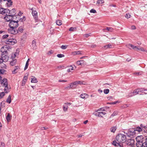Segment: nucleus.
<instances>
[{
    "instance_id": "a18cd8bd",
    "label": "nucleus",
    "mask_w": 147,
    "mask_h": 147,
    "mask_svg": "<svg viewBox=\"0 0 147 147\" xmlns=\"http://www.w3.org/2000/svg\"><path fill=\"white\" fill-rule=\"evenodd\" d=\"M57 56L59 58H61L62 57H64L65 56V55L63 54H59L57 55Z\"/></svg>"
},
{
    "instance_id": "0eeeda50",
    "label": "nucleus",
    "mask_w": 147,
    "mask_h": 147,
    "mask_svg": "<svg viewBox=\"0 0 147 147\" xmlns=\"http://www.w3.org/2000/svg\"><path fill=\"white\" fill-rule=\"evenodd\" d=\"M0 82L2 87L5 86V85H7L8 83L7 80L6 78H4L2 79V78L0 76Z\"/></svg>"
},
{
    "instance_id": "c85d7f7f",
    "label": "nucleus",
    "mask_w": 147,
    "mask_h": 147,
    "mask_svg": "<svg viewBox=\"0 0 147 147\" xmlns=\"http://www.w3.org/2000/svg\"><path fill=\"white\" fill-rule=\"evenodd\" d=\"M139 93V92L138 89L134 90L133 92H132V93L134 94V95L137 94Z\"/></svg>"
},
{
    "instance_id": "f3484780",
    "label": "nucleus",
    "mask_w": 147,
    "mask_h": 147,
    "mask_svg": "<svg viewBox=\"0 0 147 147\" xmlns=\"http://www.w3.org/2000/svg\"><path fill=\"white\" fill-rule=\"evenodd\" d=\"M11 16L10 15H7L4 17V19L7 22H10L11 20Z\"/></svg>"
},
{
    "instance_id": "e2e57ef3",
    "label": "nucleus",
    "mask_w": 147,
    "mask_h": 147,
    "mask_svg": "<svg viewBox=\"0 0 147 147\" xmlns=\"http://www.w3.org/2000/svg\"><path fill=\"white\" fill-rule=\"evenodd\" d=\"M48 129V127H42L41 128V129L42 130H44L45 129Z\"/></svg>"
},
{
    "instance_id": "680f3d73",
    "label": "nucleus",
    "mask_w": 147,
    "mask_h": 147,
    "mask_svg": "<svg viewBox=\"0 0 147 147\" xmlns=\"http://www.w3.org/2000/svg\"><path fill=\"white\" fill-rule=\"evenodd\" d=\"M118 102H119L118 101H115V102H112L110 103V104H111V105H114V104H115L117 103H118Z\"/></svg>"
},
{
    "instance_id": "c03bdc74",
    "label": "nucleus",
    "mask_w": 147,
    "mask_h": 147,
    "mask_svg": "<svg viewBox=\"0 0 147 147\" xmlns=\"http://www.w3.org/2000/svg\"><path fill=\"white\" fill-rule=\"evenodd\" d=\"M32 49L34 50H35L36 48V44H32Z\"/></svg>"
},
{
    "instance_id": "423d86ee",
    "label": "nucleus",
    "mask_w": 147,
    "mask_h": 147,
    "mask_svg": "<svg viewBox=\"0 0 147 147\" xmlns=\"http://www.w3.org/2000/svg\"><path fill=\"white\" fill-rule=\"evenodd\" d=\"M125 133L126 134L127 136L129 137H134L136 134L135 129L134 128H130L128 130L127 132L126 133L125 132Z\"/></svg>"
},
{
    "instance_id": "bb28decb",
    "label": "nucleus",
    "mask_w": 147,
    "mask_h": 147,
    "mask_svg": "<svg viewBox=\"0 0 147 147\" xmlns=\"http://www.w3.org/2000/svg\"><path fill=\"white\" fill-rule=\"evenodd\" d=\"M127 46H128V47H131L133 49H138V48L136 46H134V45H133L131 44H129L127 45Z\"/></svg>"
},
{
    "instance_id": "052dcab7",
    "label": "nucleus",
    "mask_w": 147,
    "mask_h": 147,
    "mask_svg": "<svg viewBox=\"0 0 147 147\" xmlns=\"http://www.w3.org/2000/svg\"><path fill=\"white\" fill-rule=\"evenodd\" d=\"M25 17L24 16L22 18H21L19 20H21V21L23 22L24 21H25Z\"/></svg>"
},
{
    "instance_id": "a211bd4d",
    "label": "nucleus",
    "mask_w": 147,
    "mask_h": 147,
    "mask_svg": "<svg viewBox=\"0 0 147 147\" xmlns=\"http://www.w3.org/2000/svg\"><path fill=\"white\" fill-rule=\"evenodd\" d=\"M144 142L143 143V146L147 147V137H145L144 139Z\"/></svg>"
},
{
    "instance_id": "9b49d317",
    "label": "nucleus",
    "mask_w": 147,
    "mask_h": 147,
    "mask_svg": "<svg viewBox=\"0 0 147 147\" xmlns=\"http://www.w3.org/2000/svg\"><path fill=\"white\" fill-rule=\"evenodd\" d=\"M106 114V113L105 112H98L96 113L95 115L98 117H103V116L105 115Z\"/></svg>"
},
{
    "instance_id": "79ce46f5",
    "label": "nucleus",
    "mask_w": 147,
    "mask_h": 147,
    "mask_svg": "<svg viewBox=\"0 0 147 147\" xmlns=\"http://www.w3.org/2000/svg\"><path fill=\"white\" fill-rule=\"evenodd\" d=\"M117 112L116 111H115L113 113L111 114V117H113L116 115H117Z\"/></svg>"
},
{
    "instance_id": "2f4dec72",
    "label": "nucleus",
    "mask_w": 147,
    "mask_h": 147,
    "mask_svg": "<svg viewBox=\"0 0 147 147\" xmlns=\"http://www.w3.org/2000/svg\"><path fill=\"white\" fill-rule=\"evenodd\" d=\"M5 93L2 92L0 93V99L2 98L5 95Z\"/></svg>"
},
{
    "instance_id": "49530a36",
    "label": "nucleus",
    "mask_w": 147,
    "mask_h": 147,
    "mask_svg": "<svg viewBox=\"0 0 147 147\" xmlns=\"http://www.w3.org/2000/svg\"><path fill=\"white\" fill-rule=\"evenodd\" d=\"M68 107L67 105H65L63 106V110L64 111H66L67 110Z\"/></svg>"
},
{
    "instance_id": "39448f33",
    "label": "nucleus",
    "mask_w": 147,
    "mask_h": 147,
    "mask_svg": "<svg viewBox=\"0 0 147 147\" xmlns=\"http://www.w3.org/2000/svg\"><path fill=\"white\" fill-rule=\"evenodd\" d=\"M18 22L19 21L18 20L14 21L11 20L9 23V26L11 28L13 29L18 26L19 25Z\"/></svg>"
},
{
    "instance_id": "a878e982",
    "label": "nucleus",
    "mask_w": 147,
    "mask_h": 147,
    "mask_svg": "<svg viewBox=\"0 0 147 147\" xmlns=\"http://www.w3.org/2000/svg\"><path fill=\"white\" fill-rule=\"evenodd\" d=\"M134 129H135V131H137L138 132H141L142 131V129L140 127H138L136 128H134Z\"/></svg>"
},
{
    "instance_id": "393cba45",
    "label": "nucleus",
    "mask_w": 147,
    "mask_h": 147,
    "mask_svg": "<svg viewBox=\"0 0 147 147\" xmlns=\"http://www.w3.org/2000/svg\"><path fill=\"white\" fill-rule=\"evenodd\" d=\"M31 79V82L32 83H36L38 82L37 79L34 77H33Z\"/></svg>"
},
{
    "instance_id": "aec40b11",
    "label": "nucleus",
    "mask_w": 147,
    "mask_h": 147,
    "mask_svg": "<svg viewBox=\"0 0 147 147\" xmlns=\"http://www.w3.org/2000/svg\"><path fill=\"white\" fill-rule=\"evenodd\" d=\"M28 78L27 76H24L22 81V85L25 84Z\"/></svg>"
},
{
    "instance_id": "4c0bfd02",
    "label": "nucleus",
    "mask_w": 147,
    "mask_h": 147,
    "mask_svg": "<svg viewBox=\"0 0 147 147\" xmlns=\"http://www.w3.org/2000/svg\"><path fill=\"white\" fill-rule=\"evenodd\" d=\"M109 90L108 89H105L103 91L104 93L106 94H108L109 93Z\"/></svg>"
},
{
    "instance_id": "f704fd0d",
    "label": "nucleus",
    "mask_w": 147,
    "mask_h": 147,
    "mask_svg": "<svg viewBox=\"0 0 147 147\" xmlns=\"http://www.w3.org/2000/svg\"><path fill=\"white\" fill-rule=\"evenodd\" d=\"M137 49L139 51H142L146 52L147 51L146 50L144 49L143 48H142L141 47H140V48H138V49Z\"/></svg>"
},
{
    "instance_id": "8fccbe9b",
    "label": "nucleus",
    "mask_w": 147,
    "mask_h": 147,
    "mask_svg": "<svg viewBox=\"0 0 147 147\" xmlns=\"http://www.w3.org/2000/svg\"><path fill=\"white\" fill-rule=\"evenodd\" d=\"M23 29L22 27H20L18 28V30L21 32H23Z\"/></svg>"
},
{
    "instance_id": "0e129e2a",
    "label": "nucleus",
    "mask_w": 147,
    "mask_h": 147,
    "mask_svg": "<svg viewBox=\"0 0 147 147\" xmlns=\"http://www.w3.org/2000/svg\"><path fill=\"white\" fill-rule=\"evenodd\" d=\"M73 82V84H74V85L76 86V85H78L77 81H75L74 82Z\"/></svg>"
},
{
    "instance_id": "774afa93",
    "label": "nucleus",
    "mask_w": 147,
    "mask_h": 147,
    "mask_svg": "<svg viewBox=\"0 0 147 147\" xmlns=\"http://www.w3.org/2000/svg\"><path fill=\"white\" fill-rule=\"evenodd\" d=\"M98 111H105V109L102 108H100V109H98Z\"/></svg>"
},
{
    "instance_id": "412c9836",
    "label": "nucleus",
    "mask_w": 147,
    "mask_h": 147,
    "mask_svg": "<svg viewBox=\"0 0 147 147\" xmlns=\"http://www.w3.org/2000/svg\"><path fill=\"white\" fill-rule=\"evenodd\" d=\"M113 28L111 27H107L106 28H105L103 30L105 31V30H107L108 31H109L110 32H112L113 30Z\"/></svg>"
},
{
    "instance_id": "4be33fe9",
    "label": "nucleus",
    "mask_w": 147,
    "mask_h": 147,
    "mask_svg": "<svg viewBox=\"0 0 147 147\" xmlns=\"http://www.w3.org/2000/svg\"><path fill=\"white\" fill-rule=\"evenodd\" d=\"M7 1V3L6 4L8 7H10L12 5V1L11 0H8Z\"/></svg>"
},
{
    "instance_id": "473e14b6",
    "label": "nucleus",
    "mask_w": 147,
    "mask_h": 147,
    "mask_svg": "<svg viewBox=\"0 0 147 147\" xmlns=\"http://www.w3.org/2000/svg\"><path fill=\"white\" fill-rule=\"evenodd\" d=\"M87 96V94L86 93L82 94L80 95L81 97L83 98H85Z\"/></svg>"
},
{
    "instance_id": "5fc2aeb1",
    "label": "nucleus",
    "mask_w": 147,
    "mask_h": 147,
    "mask_svg": "<svg viewBox=\"0 0 147 147\" xmlns=\"http://www.w3.org/2000/svg\"><path fill=\"white\" fill-rule=\"evenodd\" d=\"M112 46L111 45H105L104 46V47L106 48H111Z\"/></svg>"
},
{
    "instance_id": "ddd939ff",
    "label": "nucleus",
    "mask_w": 147,
    "mask_h": 147,
    "mask_svg": "<svg viewBox=\"0 0 147 147\" xmlns=\"http://www.w3.org/2000/svg\"><path fill=\"white\" fill-rule=\"evenodd\" d=\"M77 64L78 65H81L82 66L83 65H84L86 64L85 61L83 60H81L78 61L77 62Z\"/></svg>"
},
{
    "instance_id": "2eb2a0df",
    "label": "nucleus",
    "mask_w": 147,
    "mask_h": 147,
    "mask_svg": "<svg viewBox=\"0 0 147 147\" xmlns=\"http://www.w3.org/2000/svg\"><path fill=\"white\" fill-rule=\"evenodd\" d=\"M83 52L80 51H75L72 52V54L73 55H77L83 54Z\"/></svg>"
},
{
    "instance_id": "9d476101",
    "label": "nucleus",
    "mask_w": 147,
    "mask_h": 147,
    "mask_svg": "<svg viewBox=\"0 0 147 147\" xmlns=\"http://www.w3.org/2000/svg\"><path fill=\"white\" fill-rule=\"evenodd\" d=\"M3 87L4 88V91L5 93H8L9 92V90L11 88L10 86L8 84L5 85V86H3Z\"/></svg>"
},
{
    "instance_id": "37998d69",
    "label": "nucleus",
    "mask_w": 147,
    "mask_h": 147,
    "mask_svg": "<svg viewBox=\"0 0 147 147\" xmlns=\"http://www.w3.org/2000/svg\"><path fill=\"white\" fill-rule=\"evenodd\" d=\"M54 53V51L53 50H50L49 51H48L47 53V54L48 55H50L51 54H52Z\"/></svg>"
},
{
    "instance_id": "a19ab883",
    "label": "nucleus",
    "mask_w": 147,
    "mask_h": 147,
    "mask_svg": "<svg viewBox=\"0 0 147 147\" xmlns=\"http://www.w3.org/2000/svg\"><path fill=\"white\" fill-rule=\"evenodd\" d=\"M133 94L132 92H131L130 93H129V94L127 96V98H129L130 97H132L134 95V94Z\"/></svg>"
},
{
    "instance_id": "b1692460",
    "label": "nucleus",
    "mask_w": 147,
    "mask_h": 147,
    "mask_svg": "<svg viewBox=\"0 0 147 147\" xmlns=\"http://www.w3.org/2000/svg\"><path fill=\"white\" fill-rule=\"evenodd\" d=\"M117 129V127L115 126H113L111 127L110 129V131L111 132L114 133L116 129Z\"/></svg>"
},
{
    "instance_id": "e433bc0d",
    "label": "nucleus",
    "mask_w": 147,
    "mask_h": 147,
    "mask_svg": "<svg viewBox=\"0 0 147 147\" xmlns=\"http://www.w3.org/2000/svg\"><path fill=\"white\" fill-rule=\"evenodd\" d=\"M139 93V92H143V91L145 90V89L143 88H138Z\"/></svg>"
},
{
    "instance_id": "6e6552de",
    "label": "nucleus",
    "mask_w": 147,
    "mask_h": 147,
    "mask_svg": "<svg viewBox=\"0 0 147 147\" xmlns=\"http://www.w3.org/2000/svg\"><path fill=\"white\" fill-rule=\"evenodd\" d=\"M9 11V9L0 7V14L7 15Z\"/></svg>"
},
{
    "instance_id": "5701e85b",
    "label": "nucleus",
    "mask_w": 147,
    "mask_h": 147,
    "mask_svg": "<svg viewBox=\"0 0 147 147\" xmlns=\"http://www.w3.org/2000/svg\"><path fill=\"white\" fill-rule=\"evenodd\" d=\"M6 101L7 103L9 104L11 103V96L10 95H9L8 96L6 100Z\"/></svg>"
},
{
    "instance_id": "864d4df0",
    "label": "nucleus",
    "mask_w": 147,
    "mask_h": 147,
    "mask_svg": "<svg viewBox=\"0 0 147 147\" xmlns=\"http://www.w3.org/2000/svg\"><path fill=\"white\" fill-rule=\"evenodd\" d=\"M17 17L16 16H11V20H16Z\"/></svg>"
},
{
    "instance_id": "13d9d810",
    "label": "nucleus",
    "mask_w": 147,
    "mask_h": 147,
    "mask_svg": "<svg viewBox=\"0 0 147 147\" xmlns=\"http://www.w3.org/2000/svg\"><path fill=\"white\" fill-rule=\"evenodd\" d=\"M75 29V28L73 27H70L69 29V30L70 31H73Z\"/></svg>"
},
{
    "instance_id": "cd10ccee",
    "label": "nucleus",
    "mask_w": 147,
    "mask_h": 147,
    "mask_svg": "<svg viewBox=\"0 0 147 147\" xmlns=\"http://www.w3.org/2000/svg\"><path fill=\"white\" fill-rule=\"evenodd\" d=\"M19 55L18 53V52L15 53L14 54H12L11 55V58L13 59L16 57L17 56H18Z\"/></svg>"
},
{
    "instance_id": "6ab92c4d",
    "label": "nucleus",
    "mask_w": 147,
    "mask_h": 147,
    "mask_svg": "<svg viewBox=\"0 0 147 147\" xmlns=\"http://www.w3.org/2000/svg\"><path fill=\"white\" fill-rule=\"evenodd\" d=\"M11 118V116L9 113H8L6 117V119L7 122H9Z\"/></svg>"
},
{
    "instance_id": "dca6fc26",
    "label": "nucleus",
    "mask_w": 147,
    "mask_h": 147,
    "mask_svg": "<svg viewBox=\"0 0 147 147\" xmlns=\"http://www.w3.org/2000/svg\"><path fill=\"white\" fill-rule=\"evenodd\" d=\"M9 32L11 33V34H17L18 32V31L17 30H16L15 28L13 29H11V30L9 31L8 30Z\"/></svg>"
},
{
    "instance_id": "c756f323",
    "label": "nucleus",
    "mask_w": 147,
    "mask_h": 147,
    "mask_svg": "<svg viewBox=\"0 0 147 147\" xmlns=\"http://www.w3.org/2000/svg\"><path fill=\"white\" fill-rule=\"evenodd\" d=\"M56 23L59 26H60L62 24V21L59 20H57Z\"/></svg>"
},
{
    "instance_id": "c9c22d12",
    "label": "nucleus",
    "mask_w": 147,
    "mask_h": 147,
    "mask_svg": "<svg viewBox=\"0 0 147 147\" xmlns=\"http://www.w3.org/2000/svg\"><path fill=\"white\" fill-rule=\"evenodd\" d=\"M104 3V0H98L97 2V3L100 4H102Z\"/></svg>"
},
{
    "instance_id": "1a4fd4ad",
    "label": "nucleus",
    "mask_w": 147,
    "mask_h": 147,
    "mask_svg": "<svg viewBox=\"0 0 147 147\" xmlns=\"http://www.w3.org/2000/svg\"><path fill=\"white\" fill-rule=\"evenodd\" d=\"M135 143V141L134 139H130L128 140L127 142V144L129 146H133Z\"/></svg>"
},
{
    "instance_id": "f8f14e48",
    "label": "nucleus",
    "mask_w": 147,
    "mask_h": 147,
    "mask_svg": "<svg viewBox=\"0 0 147 147\" xmlns=\"http://www.w3.org/2000/svg\"><path fill=\"white\" fill-rule=\"evenodd\" d=\"M9 11L8 12V14H10L11 16H13L16 14V11L15 9H13L12 10H10L9 9Z\"/></svg>"
},
{
    "instance_id": "6e6d98bb",
    "label": "nucleus",
    "mask_w": 147,
    "mask_h": 147,
    "mask_svg": "<svg viewBox=\"0 0 147 147\" xmlns=\"http://www.w3.org/2000/svg\"><path fill=\"white\" fill-rule=\"evenodd\" d=\"M67 47V45H62L61 47V48L63 49H66Z\"/></svg>"
},
{
    "instance_id": "338daca9",
    "label": "nucleus",
    "mask_w": 147,
    "mask_h": 147,
    "mask_svg": "<svg viewBox=\"0 0 147 147\" xmlns=\"http://www.w3.org/2000/svg\"><path fill=\"white\" fill-rule=\"evenodd\" d=\"M136 27L134 26H131V28L132 30H134V29H136Z\"/></svg>"
},
{
    "instance_id": "7c9ffc66",
    "label": "nucleus",
    "mask_w": 147,
    "mask_h": 147,
    "mask_svg": "<svg viewBox=\"0 0 147 147\" xmlns=\"http://www.w3.org/2000/svg\"><path fill=\"white\" fill-rule=\"evenodd\" d=\"M16 59H14L10 62V64L11 66H13L16 64Z\"/></svg>"
},
{
    "instance_id": "603ef678",
    "label": "nucleus",
    "mask_w": 147,
    "mask_h": 147,
    "mask_svg": "<svg viewBox=\"0 0 147 147\" xmlns=\"http://www.w3.org/2000/svg\"><path fill=\"white\" fill-rule=\"evenodd\" d=\"M131 15L129 13H127L125 15V17L127 19H128L130 18Z\"/></svg>"
},
{
    "instance_id": "bf43d9fd",
    "label": "nucleus",
    "mask_w": 147,
    "mask_h": 147,
    "mask_svg": "<svg viewBox=\"0 0 147 147\" xmlns=\"http://www.w3.org/2000/svg\"><path fill=\"white\" fill-rule=\"evenodd\" d=\"M78 84H83V82L82 81H77Z\"/></svg>"
},
{
    "instance_id": "ea45409f",
    "label": "nucleus",
    "mask_w": 147,
    "mask_h": 147,
    "mask_svg": "<svg viewBox=\"0 0 147 147\" xmlns=\"http://www.w3.org/2000/svg\"><path fill=\"white\" fill-rule=\"evenodd\" d=\"M5 71L6 70L4 69H0V74H4Z\"/></svg>"
},
{
    "instance_id": "f03ea898",
    "label": "nucleus",
    "mask_w": 147,
    "mask_h": 147,
    "mask_svg": "<svg viewBox=\"0 0 147 147\" xmlns=\"http://www.w3.org/2000/svg\"><path fill=\"white\" fill-rule=\"evenodd\" d=\"M11 49V47L9 46L5 45L2 47L1 49V51L2 52L1 57L3 61H7L8 60V51H9Z\"/></svg>"
},
{
    "instance_id": "09e8293b",
    "label": "nucleus",
    "mask_w": 147,
    "mask_h": 147,
    "mask_svg": "<svg viewBox=\"0 0 147 147\" xmlns=\"http://www.w3.org/2000/svg\"><path fill=\"white\" fill-rule=\"evenodd\" d=\"M29 65V63H28V62H26V64L25 66V67L24 70H26L28 67Z\"/></svg>"
},
{
    "instance_id": "7ed1b4c3",
    "label": "nucleus",
    "mask_w": 147,
    "mask_h": 147,
    "mask_svg": "<svg viewBox=\"0 0 147 147\" xmlns=\"http://www.w3.org/2000/svg\"><path fill=\"white\" fill-rule=\"evenodd\" d=\"M144 139V138L142 136H138L136 138V146L137 147H142L143 146Z\"/></svg>"
},
{
    "instance_id": "3c124183",
    "label": "nucleus",
    "mask_w": 147,
    "mask_h": 147,
    "mask_svg": "<svg viewBox=\"0 0 147 147\" xmlns=\"http://www.w3.org/2000/svg\"><path fill=\"white\" fill-rule=\"evenodd\" d=\"M90 12L91 13H96V11L94 9H92L90 11Z\"/></svg>"
},
{
    "instance_id": "4468645a",
    "label": "nucleus",
    "mask_w": 147,
    "mask_h": 147,
    "mask_svg": "<svg viewBox=\"0 0 147 147\" xmlns=\"http://www.w3.org/2000/svg\"><path fill=\"white\" fill-rule=\"evenodd\" d=\"M32 14L35 20H37L38 18L37 16V12L35 10L34 11H33L32 12Z\"/></svg>"
},
{
    "instance_id": "de8ad7c7",
    "label": "nucleus",
    "mask_w": 147,
    "mask_h": 147,
    "mask_svg": "<svg viewBox=\"0 0 147 147\" xmlns=\"http://www.w3.org/2000/svg\"><path fill=\"white\" fill-rule=\"evenodd\" d=\"M73 82L71 83L70 85V86H68L67 87V88H72L74 86V85Z\"/></svg>"
},
{
    "instance_id": "72a5a7b5",
    "label": "nucleus",
    "mask_w": 147,
    "mask_h": 147,
    "mask_svg": "<svg viewBox=\"0 0 147 147\" xmlns=\"http://www.w3.org/2000/svg\"><path fill=\"white\" fill-rule=\"evenodd\" d=\"M73 68H74V67H73L72 66H70L69 67V68L67 69V71H68L69 72H71V71L74 69Z\"/></svg>"
},
{
    "instance_id": "20e7f679",
    "label": "nucleus",
    "mask_w": 147,
    "mask_h": 147,
    "mask_svg": "<svg viewBox=\"0 0 147 147\" xmlns=\"http://www.w3.org/2000/svg\"><path fill=\"white\" fill-rule=\"evenodd\" d=\"M7 37H3V42H4L6 44L13 45L16 42V40L13 38H8Z\"/></svg>"
},
{
    "instance_id": "58836bf2",
    "label": "nucleus",
    "mask_w": 147,
    "mask_h": 147,
    "mask_svg": "<svg viewBox=\"0 0 147 147\" xmlns=\"http://www.w3.org/2000/svg\"><path fill=\"white\" fill-rule=\"evenodd\" d=\"M18 67H16V68L15 69L13 70L12 71V73L13 74H15L17 72H18L17 69H18Z\"/></svg>"
},
{
    "instance_id": "69168bd1",
    "label": "nucleus",
    "mask_w": 147,
    "mask_h": 147,
    "mask_svg": "<svg viewBox=\"0 0 147 147\" xmlns=\"http://www.w3.org/2000/svg\"><path fill=\"white\" fill-rule=\"evenodd\" d=\"M59 81L60 82H67V80H59Z\"/></svg>"
},
{
    "instance_id": "4d7b16f0",
    "label": "nucleus",
    "mask_w": 147,
    "mask_h": 147,
    "mask_svg": "<svg viewBox=\"0 0 147 147\" xmlns=\"http://www.w3.org/2000/svg\"><path fill=\"white\" fill-rule=\"evenodd\" d=\"M92 34L91 33L89 34H86L84 35V37H88L89 36H91Z\"/></svg>"
},
{
    "instance_id": "f257e3e1",
    "label": "nucleus",
    "mask_w": 147,
    "mask_h": 147,
    "mask_svg": "<svg viewBox=\"0 0 147 147\" xmlns=\"http://www.w3.org/2000/svg\"><path fill=\"white\" fill-rule=\"evenodd\" d=\"M116 140L113 141L112 144L115 146L119 147H124L123 143L126 140L125 136L121 134H118L116 137Z\"/></svg>"
}]
</instances>
